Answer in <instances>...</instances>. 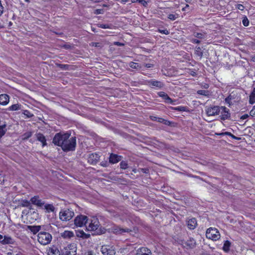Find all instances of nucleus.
Returning a JSON list of instances; mask_svg holds the SVG:
<instances>
[{
    "instance_id": "obj_1",
    "label": "nucleus",
    "mask_w": 255,
    "mask_h": 255,
    "mask_svg": "<svg viewBox=\"0 0 255 255\" xmlns=\"http://www.w3.org/2000/svg\"><path fill=\"white\" fill-rule=\"evenodd\" d=\"M70 134L68 133H57L53 137L52 142L56 145L61 146L62 148L65 140L70 137Z\"/></svg>"
},
{
    "instance_id": "obj_2",
    "label": "nucleus",
    "mask_w": 255,
    "mask_h": 255,
    "mask_svg": "<svg viewBox=\"0 0 255 255\" xmlns=\"http://www.w3.org/2000/svg\"><path fill=\"white\" fill-rule=\"evenodd\" d=\"M76 145V137H72L65 140L63 145L62 150L64 151H74L75 149Z\"/></svg>"
},
{
    "instance_id": "obj_3",
    "label": "nucleus",
    "mask_w": 255,
    "mask_h": 255,
    "mask_svg": "<svg viewBox=\"0 0 255 255\" xmlns=\"http://www.w3.org/2000/svg\"><path fill=\"white\" fill-rule=\"evenodd\" d=\"M38 242L43 245H46L50 243L52 240V236L49 233L40 232L37 236Z\"/></svg>"
},
{
    "instance_id": "obj_4",
    "label": "nucleus",
    "mask_w": 255,
    "mask_h": 255,
    "mask_svg": "<svg viewBox=\"0 0 255 255\" xmlns=\"http://www.w3.org/2000/svg\"><path fill=\"white\" fill-rule=\"evenodd\" d=\"M59 219L63 222L70 220L74 216V212L73 210L66 209L62 210L59 212Z\"/></svg>"
},
{
    "instance_id": "obj_5",
    "label": "nucleus",
    "mask_w": 255,
    "mask_h": 255,
    "mask_svg": "<svg viewBox=\"0 0 255 255\" xmlns=\"http://www.w3.org/2000/svg\"><path fill=\"white\" fill-rule=\"evenodd\" d=\"M206 236L208 239L217 241L220 238V234L216 228H210L206 231Z\"/></svg>"
},
{
    "instance_id": "obj_6",
    "label": "nucleus",
    "mask_w": 255,
    "mask_h": 255,
    "mask_svg": "<svg viewBox=\"0 0 255 255\" xmlns=\"http://www.w3.org/2000/svg\"><path fill=\"white\" fill-rule=\"evenodd\" d=\"M76 247L74 244L68 245L61 250V255H76Z\"/></svg>"
},
{
    "instance_id": "obj_7",
    "label": "nucleus",
    "mask_w": 255,
    "mask_h": 255,
    "mask_svg": "<svg viewBox=\"0 0 255 255\" xmlns=\"http://www.w3.org/2000/svg\"><path fill=\"white\" fill-rule=\"evenodd\" d=\"M89 220L88 217L84 215H78L74 219V224L76 226L82 227L86 225Z\"/></svg>"
},
{
    "instance_id": "obj_8",
    "label": "nucleus",
    "mask_w": 255,
    "mask_h": 255,
    "mask_svg": "<svg viewBox=\"0 0 255 255\" xmlns=\"http://www.w3.org/2000/svg\"><path fill=\"white\" fill-rule=\"evenodd\" d=\"M221 108L219 106L206 107L205 112L208 116H214L219 115L220 113Z\"/></svg>"
},
{
    "instance_id": "obj_9",
    "label": "nucleus",
    "mask_w": 255,
    "mask_h": 255,
    "mask_svg": "<svg viewBox=\"0 0 255 255\" xmlns=\"http://www.w3.org/2000/svg\"><path fill=\"white\" fill-rule=\"evenodd\" d=\"M100 226V223L98 218L96 217H93L90 220V222L88 226L86 227V229L88 231H96L98 229Z\"/></svg>"
},
{
    "instance_id": "obj_10",
    "label": "nucleus",
    "mask_w": 255,
    "mask_h": 255,
    "mask_svg": "<svg viewBox=\"0 0 255 255\" xmlns=\"http://www.w3.org/2000/svg\"><path fill=\"white\" fill-rule=\"evenodd\" d=\"M220 108L221 119L223 120L229 119L230 117L229 110L225 107H221Z\"/></svg>"
},
{
    "instance_id": "obj_11",
    "label": "nucleus",
    "mask_w": 255,
    "mask_h": 255,
    "mask_svg": "<svg viewBox=\"0 0 255 255\" xmlns=\"http://www.w3.org/2000/svg\"><path fill=\"white\" fill-rule=\"evenodd\" d=\"M148 84L149 86H152V87H156L158 89L162 88L164 84L163 82L160 81H157L153 79H151L148 81Z\"/></svg>"
},
{
    "instance_id": "obj_12",
    "label": "nucleus",
    "mask_w": 255,
    "mask_h": 255,
    "mask_svg": "<svg viewBox=\"0 0 255 255\" xmlns=\"http://www.w3.org/2000/svg\"><path fill=\"white\" fill-rule=\"evenodd\" d=\"M100 159V156L97 153H91L88 156V162L92 164H96Z\"/></svg>"
},
{
    "instance_id": "obj_13",
    "label": "nucleus",
    "mask_w": 255,
    "mask_h": 255,
    "mask_svg": "<svg viewBox=\"0 0 255 255\" xmlns=\"http://www.w3.org/2000/svg\"><path fill=\"white\" fill-rule=\"evenodd\" d=\"M135 255H152V254L149 249L142 247L136 250Z\"/></svg>"
},
{
    "instance_id": "obj_14",
    "label": "nucleus",
    "mask_w": 255,
    "mask_h": 255,
    "mask_svg": "<svg viewBox=\"0 0 255 255\" xmlns=\"http://www.w3.org/2000/svg\"><path fill=\"white\" fill-rule=\"evenodd\" d=\"M31 203L38 207H42L44 205V202L42 201L38 196H35L30 199Z\"/></svg>"
},
{
    "instance_id": "obj_15",
    "label": "nucleus",
    "mask_w": 255,
    "mask_h": 255,
    "mask_svg": "<svg viewBox=\"0 0 255 255\" xmlns=\"http://www.w3.org/2000/svg\"><path fill=\"white\" fill-rule=\"evenodd\" d=\"M131 230L128 228H122L119 227H114L112 229V232L116 234H123L125 233H128Z\"/></svg>"
},
{
    "instance_id": "obj_16",
    "label": "nucleus",
    "mask_w": 255,
    "mask_h": 255,
    "mask_svg": "<svg viewBox=\"0 0 255 255\" xmlns=\"http://www.w3.org/2000/svg\"><path fill=\"white\" fill-rule=\"evenodd\" d=\"M187 225L189 229H194L197 225L196 219L195 218L188 219L187 221Z\"/></svg>"
},
{
    "instance_id": "obj_17",
    "label": "nucleus",
    "mask_w": 255,
    "mask_h": 255,
    "mask_svg": "<svg viewBox=\"0 0 255 255\" xmlns=\"http://www.w3.org/2000/svg\"><path fill=\"white\" fill-rule=\"evenodd\" d=\"M9 101V97L8 95L2 94L0 95V105L5 106Z\"/></svg>"
},
{
    "instance_id": "obj_18",
    "label": "nucleus",
    "mask_w": 255,
    "mask_h": 255,
    "mask_svg": "<svg viewBox=\"0 0 255 255\" xmlns=\"http://www.w3.org/2000/svg\"><path fill=\"white\" fill-rule=\"evenodd\" d=\"M121 160V156L117 154L111 153L109 157V162L111 163L115 164Z\"/></svg>"
},
{
    "instance_id": "obj_19",
    "label": "nucleus",
    "mask_w": 255,
    "mask_h": 255,
    "mask_svg": "<svg viewBox=\"0 0 255 255\" xmlns=\"http://www.w3.org/2000/svg\"><path fill=\"white\" fill-rule=\"evenodd\" d=\"M150 119L151 120H152L153 121H157L160 123H163L164 124H165L166 125L169 126L170 124V122L169 121H168L167 120H165L163 118H159V117H157L156 116H150Z\"/></svg>"
},
{
    "instance_id": "obj_20",
    "label": "nucleus",
    "mask_w": 255,
    "mask_h": 255,
    "mask_svg": "<svg viewBox=\"0 0 255 255\" xmlns=\"http://www.w3.org/2000/svg\"><path fill=\"white\" fill-rule=\"evenodd\" d=\"M185 246L189 249H193L196 246V241L192 238H190L185 242Z\"/></svg>"
},
{
    "instance_id": "obj_21",
    "label": "nucleus",
    "mask_w": 255,
    "mask_h": 255,
    "mask_svg": "<svg viewBox=\"0 0 255 255\" xmlns=\"http://www.w3.org/2000/svg\"><path fill=\"white\" fill-rule=\"evenodd\" d=\"M158 94L160 97H162L166 102L174 105L173 101L164 92H160Z\"/></svg>"
},
{
    "instance_id": "obj_22",
    "label": "nucleus",
    "mask_w": 255,
    "mask_h": 255,
    "mask_svg": "<svg viewBox=\"0 0 255 255\" xmlns=\"http://www.w3.org/2000/svg\"><path fill=\"white\" fill-rule=\"evenodd\" d=\"M48 255H61V252L56 247L53 246L48 249Z\"/></svg>"
},
{
    "instance_id": "obj_23",
    "label": "nucleus",
    "mask_w": 255,
    "mask_h": 255,
    "mask_svg": "<svg viewBox=\"0 0 255 255\" xmlns=\"http://www.w3.org/2000/svg\"><path fill=\"white\" fill-rule=\"evenodd\" d=\"M37 139L41 142L42 144V146L46 145V140L44 135L41 133H38L36 134Z\"/></svg>"
},
{
    "instance_id": "obj_24",
    "label": "nucleus",
    "mask_w": 255,
    "mask_h": 255,
    "mask_svg": "<svg viewBox=\"0 0 255 255\" xmlns=\"http://www.w3.org/2000/svg\"><path fill=\"white\" fill-rule=\"evenodd\" d=\"M41 226H27V228L33 234H36L41 229Z\"/></svg>"
},
{
    "instance_id": "obj_25",
    "label": "nucleus",
    "mask_w": 255,
    "mask_h": 255,
    "mask_svg": "<svg viewBox=\"0 0 255 255\" xmlns=\"http://www.w3.org/2000/svg\"><path fill=\"white\" fill-rule=\"evenodd\" d=\"M76 234L78 237L83 239H88L90 236L89 234H86L83 230H77L76 231Z\"/></svg>"
},
{
    "instance_id": "obj_26",
    "label": "nucleus",
    "mask_w": 255,
    "mask_h": 255,
    "mask_svg": "<svg viewBox=\"0 0 255 255\" xmlns=\"http://www.w3.org/2000/svg\"><path fill=\"white\" fill-rule=\"evenodd\" d=\"M7 131L6 124L5 122L0 125V139L5 134Z\"/></svg>"
},
{
    "instance_id": "obj_27",
    "label": "nucleus",
    "mask_w": 255,
    "mask_h": 255,
    "mask_svg": "<svg viewBox=\"0 0 255 255\" xmlns=\"http://www.w3.org/2000/svg\"><path fill=\"white\" fill-rule=\"evenodd\" d=\"M61 236L65 239H70L74 237V233L72 231H65L61 234Z\"/></svg>"
},
{
    "instance_id": "obj_28",
    "label": "nucleus",
    "mask_w": 255,
    "mask_h": 255,
    "mask_svg": "<svg viewBox=\"0 0 255 255\" xmlns=\"http://www.w3.org/2000/svg\"><path fill=\"white\" fill-rule=\"evenodd\" d=\"M0 243L3 245L12 244L13 239L10 237L5 236L3 237V239L0 241Z\"/></svg>"
},
{
    "instance_id": "obj_29",
    "label": "nucleus",
    "mask_w": 255,
    "mask_h": 255,
    "mask_svg": "<svg viewBox=\"0 0 255 255\" xmlns=\"http://www.w3.org/2000/svg\"><path fill=\"white\" fill-rule=\"evenodd\" d=\"M44 209L46 210L47 212H54L55 210V208L52 204H47L44 205Z\"/></svg>"
},
{
    "instance_id": "obj_30",
    "label": "nucleus",
    "mask_w": 255,
    "mask_h": 255,
    "mask_svg": "<svg viewBox=\"0 0 255 255\" xmlns=\"http://www.w3.org/2000/svg\"><path fill=\"white\" fill-rule=\"evenodd\" d=\"M195 54L196 56L199 57L200 59L203 57V53L200 47L198 46L195 47Z\"/></svg>"
},
{
    "instance_id": "obj_31",
    "label": "nucleus",
    "mask_w": 255,
    "mask_h": 255,
    "mask_svg": "<svg viewBox=\"0 0 255 255\" xmlns=\"http://www.w3.org/2000/svg\"><path fill=\"white\" fill-rule=\"evenodd\" d=\"M249 103L253 104L255 103V88L253 89L251 95H250Z\"/></svg>"
},
{
    "instance_id": "obj_32",
    "label": "nucleus",
    "mask_w": 255,
    "mask_h": 255,
    "mask_svg": "<svg viewBox=\"0 0 255 255\" xmlns=\"http://www.w3.org/2000/svg\"><path fill=\"white\" fill-rule=\"evenodd\" d=\"M129 66L132 69H135L137 70L140 69L141 68V66L138 63H135L133 62H130L129 63Z\"/></svg>"
},
{
    "instance_id": "obj_33",
    "label": "nucleus",
    "mask_w": 255,
    "mask_h": 255,
    "mask_svg": "<svg viewBox=\"0 0 255 255\" xmlns=\"http://www.w3.org/2000/svg\"><path fill=\"white\" fill-rule=\"evenodd\" d=\"M231 246V243L229 241H226L224 244L223 250L225 252H228L230 250V247Z\"/></svg>"
},
{
    "instance_id": "obj_34",
    "label": "nucleus",
    "mask_w": 255,
    "mask_h": 255,
    "mask_svg": "<svg viewBox=\"0 0 255 255\" xmlns=\"http://www.w3.org/2000/svg\"><path fill=\"white\" fill-rule=\"evenodd\" d=\"M97 26L103 29H112L113 25L112 24H101L98 23Z\"/></svg>"
},
{
    "instance_id": "obj_35",
    "label": "nucleus",
    "mask_w": 255,
    "mask_h": 255,
    "mask_svg": "<svg viewBox=\"0 0 255 255\" xmlns=\"http://www.w3.org/2000/svg\"><path fill=\"white\" fill-rule=\"evenodd\" d=\"M194 36L199 39H204L206 37V33L194 32Z\"/></svg>"
},
{
    "instance_id": "obj_36",
    "label": "nucleus",
    "mask_w": 255,
    "mask_h": 255,
    "mask_svg": "<svg viewBox=\"0 0 255 255\" xmlns=\"http://www.w3.org/2000/svg\"><path fill=\"white\" fill-rule=\"evenodd\" d=\"M197 93L198 95H203V96H207V97H209L210 96V93L207 90H198V91H197Z\"/></svg>"
},
{
    "instance_id": "obj_37",
    "label": "nucleus",
    "mask_w": 255,
    "mask_h": 255,
    "mask_svg": "<svg viewBox=\"0 0 255 255\" xmlns=\"http://www.w3.org/2000/svg\"><path fill=\"white\" fill-rule=\"evenodd\" d=\"M107 250V255H115L116 254V251L114 249L113 247L108 246Z\"/></svg>"
},
{
    "instance_id": "obj_38",
    "label": "nucleus",
    "mask_w": 255,
    "mask_h": 255,
    "mask_svg": "<svg viewBox=\"0 0 255 255\" xmlns=\"http://www.w3.org/2000/svg\"><path fill=\"white\" fill-rule=\"evenodd\" d=\"M20 105L17 104L11 105L9 107V110L10 111H17L20 109Z\"/></svg>"
},
{
    "instance_id": "obj_39",
    "label": "nucleus",
    "mask_w": 255,
    "mask_h": 255,
    "mask_svg": "<svg viewBox=\"0 0 255 255\" xmlns=\"http://www.w3.org/2000/svg\"><path fill=\"white\" fill-rule=\"evenodd\" d=\"M57 67L62 70H68L69 65L67 64H56Z\"/></svg>"
},
{
    "instance_id": "obj_40",
    "label": "nucleus",
    "mask_w": 255,
    "mask_h": 255,
    "mask_svg": "<svg viewBox=\"0 0 255 255\" xmlns=\"http://www.w3.org/2000/svg\"><path fill=\"white\" fill-rule=\"evenodd\" d=\"M179 17V14L175 13V14H169L168 15V18H169L170 20H174L176 19H177Z\"/></svg>"
},
{
    "instance_id": "obj_41",
    "label": "nucleus",
    "mask_w": 255,
    "mask_h": 255,
    "mask_svg": "<svg viewBox=\"0 0 255 255\" xmlns=\"http://www.w3.org/2000/svg\"><path fill=\"white\" fill-rule=\"evenodd\" d=\"M108 245L102 246L101 249V252L104 255H107Z\"/></svg>"
},
{
    "instance_id": "obj_42",
    "label": "nucleus",
    "mask_w": 255,
    "mask_h": 255,
    "mask_svg": "<svg viewBox=\"0 0 255 255\" xmlns=\"http://www.w3.org/2000/svg\"><path fill=\"white\" fill-rule=\"evenodd\" d=\"M242 22H243V25L245 26H249V20L248 19V18L247 17V16H245L243 17V20H242Z\"/></svg>"
},
{
    "instance_id": "obj_43",
    "label": "nucleus",
    "mask_w": 255,
    "mask_h": 255,
    "mask_svg": "<svg viewBox=\"0 0 255 255\" xmlns=\"http://www.w3.org/2000/svg\"><path fill=\"white\" fill-rule=\"evenodd\" d=\"M23 114L27 118H31V117H32L33 116V115L32 113H31L29 111H28V110H24L23 111Z\"/></svg>"
},
{
    "instance_id": "obj_44",
    "label": "nucleus",
    "mask_w": 255,
    "mask_h": 255,
    "mask_svg": "<svg viewBox=\"0 0 255 255\" xmlns=\"http://www.w3.org/2000/svg\"><path fill=\"white\" fill-rule=\"evenodd\" d=\"M120 166L122 169H126L128 168V165L126 162L123 161L120 163Z\"/></svg>"
},
{
    "instance_id": "obj_45",
    "label": "nucleus",
    "mask_w": 255,
    "mask_h": 255,
    "mask_svg": "<svg viewBox=\"0 0 255 255\" xmlns=\"http://www.w3.org/2000/svg\"><path fill=\"white\" fill-rule=\"evenodd\" d=\"M30 203L29 201H28L26 200H24L22 201V206L28 207L30 206Z\"/></svg>"
},
{
    "instance_id": "obj_46",
    "label": "nucleus",
    "mask_w": 255,
    "mask_h": 255,
    "mask_svg": "<svg viewBox=\"0 0 255 255\" xmlns=\"http://www.w3.org/2000/svg\"><path fill=\"white\" fill-rule=\"evenodd\" d=\"M236 8L241 11H243L245 9V6L241 4H237L236 5Z\"/></svg>"
},
{
    "instance_id": "obj_47",
    "label": "nucleus",
    "mask_w": 255,
    "mask_h": 255,
    "mask_svg": "<svg viewBox=\"0 0 255 255\" xmlns=\"http://www.w3.org/2000/svg\"><path fill=\"white\" fill-rule=\"evenodd\" d=\"M104 12V10L103 9H97L94 11V13L95 14H103Z\"/></svg>"
},
{
    "instance_id": "obj_48",
    "label": "nucleus",
    "mask_w": 255,
    "mask_h": 255,
    "mask_svg": "<svg viewBox=\"0 0 255 255\" xmlns=\"http://www.w3.org/2000/svg\"><path fill=\"white\" fill-rule=\"evenodd\" d=\"M225 102L227 104H229V105H231V94L227 98L225 99Z\"/></svg>"
},
{
    "instance_id": "obj_49",
    "label": "nucleus",
    "mask_w": 255,
    "mask_h": 255,
    "mask_svg": "<svg viewBox=\"0 0 255 255\" xmlns=\"http://www.w3.org/2000/svg\"><path fill=\"white\" fill-rule=\"evenodd\" d=\"M158 31L162 34L167 35L169 33V31L167 29H158Z\"/></svg>"
},
{
    "instance_id": "obj_50",
    "label": "nucleus",
    "mask_w": 255,
    "mask_h": 255,
    "mask_svg": "<svg viewBox=\"0 0 255 255\" xmlns=\"http://www.w3.org/2000/svg\"><path fill=\"white\" fill-rule=\"evenodd\" d=\"M186 108L185 107L179 106L174 108V109L178 111H185Z\"/></svg>"
},
{
    "instance_id": "obj_51",
    "label": "nucleus",
    "mask_w": 255,
    "mask_h": 255,
    "mask_svg": "<svg viewBox=\"0 0 255 255\" xmlns=\"http://www.w3.org/2000/svg\"><path fill=\"white\" fill-rule=\"evenodd\" d=\"M32 135V133L31 132H26L24 134H23V136H24V139H27L29 137H31Z\"/></svg>"
},
{
    "instance_id": "obj_52",
    "label": "nucleus",
    "mask_w": 255,
    "mask_h": 255,
    "mask_svg": "<svg viewBox=\"0 0 255 255\" xmlns=\"http://www.w3.org/2000/svg\"><path fill=\"white\" fill-rule=\"evenodd\" d=\"M4 8L1 3V1L0 0V16L3 13Z\"/></svg>"
},
{
    "instance_id": "obj_53",
    "label": "nucleus",
    "mask_w": 255,
    "mask_h": 255,
    "mask_svg": "<svg viewBox=\"0 0 255 255\" xmlns=\"http://www.w3.org/2000/svg\"><path fill=\"white\" fill-rule=\"evenodd\" d=\"M250 114L252 117H255V105L254 106L252 110L250 111Z\"/></svg>"
},
{
    "instance_id": "obj_54",
    "label": "nucleus",
    "mask_w": 255,
    "mask_h": 255,
    "mask_svg": "<svg viewBox=\"0 0 255 255\" xmlns=\"http://www.w3.org/2000/svg\"><path fill=\"white\" fill-rule=\"evenodd\" d=\"M190 41L193 43L199 44L200 41L197 39L192 38L190 40Z\"/></svg>"
},
{
    "instance_id": "obj_55",
    "label": "nucleus",
    "mask_w": 255,
    "mask_h": 255,
    "mask_svg": "<svg viewBox=\"0 0 255 255\" xmlns=\"http://www.w3.org/2000/svg\"><path fill=\"white\" fill-rule=\"evenodd\" d=\"M72 46L70 44H64L62 46V47L65 49H70L72 48Z\"/></svg>"
},
{
    "instance_id": "obj_56",
    "label": "nucleus",
    "mask_w": 255,
    "mask_h": 255,
    "mask_svg": "<svg viewBox=\"0 0 255 255\" xmlns=\"http://www.w3.org/2000/svg\"><path fill=\"white\" fill-rule=\"evenodd\" d=\"M140 170L144 173H147L149 172L148 169L145 168H140Z\"/></svg>"
},
{
    "instance_id": "obj_57",
    "label": "nucleus",
    "mask_w": 255,
    "mask_h": 255,
    "mask_svg": "<svg viewBox=\"0 0 255 255\" xmlns=\"http://www.w3.org/2000/svg\"><path fill=\"white\" fill-rule=\"evenodd\" d=\"M144 66L147 68H150L153 67V65L150 63H147L144 64Z\"/></svg>"
},
{
    "instance_id": "obj_58",
    "label": "nucleus",
    "mask_w": 255,
    "mask_h": 255,
    "mask_svg": "<svg viewBox=\"0 0 255 255\" xmlns=\"http://www.w3.org/2000/svg\"><path fill=\"white\" fill-rule=\"evenodd\" d=\"M232 138L233 139H237V140H240L241 139V138L240 137H237L236 136H235L234 134H232L231 135V136Z\"/></svg>"
},
{
    "instance_id": "obj_59",
    "label": "nucleus",
    "mask_w": 255,
    "mask_h": 255,
    "mask_svg": "<svg viewBox=\"0 0 255 255\" xmlns=\"http://www.w3.org/2000/svg\"><path fill=\"white\" fill-rule=\"evenodd\" d=\"M84 255H94L92 251H88L85 253Z\"/></svg>"
},
{
    "instance_id": "obj_60",
    "label": "nucleus",
    "mask_w": 255,
    "mask_h": 255,
    "mask_svg": "<svg viewBox=\"0 0 255 255\" xmlns=\"http://www.w3.org/2000/svg\"><path fill=\"white\" fill-rule=\"evenodd\" d=\"M4 27V23L3 22H0V29L3 28Z\"/></svg>"
},
{
    "instance_id": "obj_61",
    "label": "nucleus",
    "mask_w": 255,
    "mask_h": 255,
    "mask_svg": "<svg viewBox=\"0 0 255 255\" xmlns=\"http://www.w3.org/2000/svg\"><path fill=\"white\" fill-rule=\"evenodd\" d=\"M224 134H225V135H229L231 137L232 133L230 132L226 131L224 132Z\"/></svg>"
},
{
    "instance_id": "obj_62",
    "label": "nucleus",
    "mask_w": 255,
    "mask_h": 255,
    "mask_svg": "<svg viewBox=\"0 0 255 255\" xmlns=\"http://www.w3.org/2000/svg\"><path fill=\"white\" fill-rule=\"evenodd\" d=\"M248 115L246 114L242 116L241 119L243 120L246 119L248 117Z\"/></svg>"
},
{
    "instance_id": "obj_63",
    "label": "nucleus",
    "mask_w": 255,
    "mask_h": 255,
    "mask_svg": "<svg viewBox=\"0 0 255 255\" xmlns=\"http://www.w3.org/2000/svg\"><path fill=\"white\" fill-rule=\"evenodd\" d=\"M189 6V5L188 4H186V6L182 8V11H186V8L187 7H188Z\"/></svg>"
},
{
    "instance_id": "obj_64",
    "label": "nucleus",
    "mask_w": 255,
    "mask_h": 255,
    "mask_svg": "<svg viewBox=\"0 0 255 255\" xmlns=\"http://www.w3.org/2000/svg\"><path fill=\"white\" fill-rule=\"evenodd\" d=\"M209 85L207 84H205L204 85H203V87L205 89H208L209 88Z\"/></svg>"
}]
</instances>
